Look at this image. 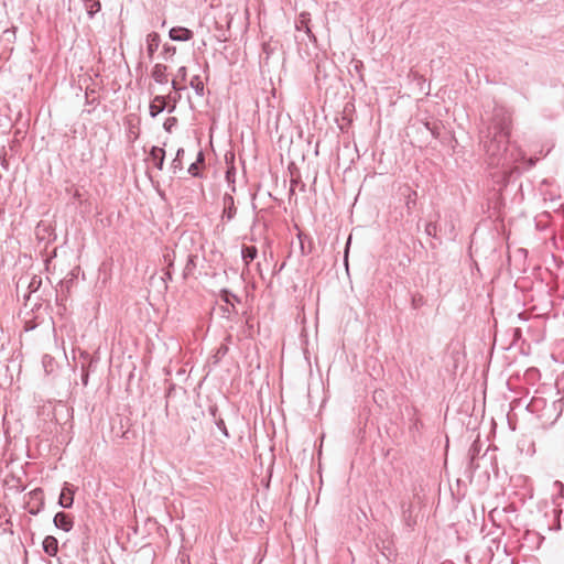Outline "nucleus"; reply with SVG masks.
<instances>
[{"mask_svg": "<svg viewBox=\"0 0 564 564\" xmlns=\"http://www.w3.org/2000/svg\"><path fill=\"white\" fill-rule=\"evenodd\" d=\"M165 52H169V53L175 54L176 48H175V47H165Z\"/></svg>", "mask_w": 564, "mask_h": 564, "instance_id": "nucleus-14", "label": "nucleus"}, {"mask_svg": "<svg viewBox=\"0 0 564 564\" xmlns=\"http://www.w3.org/2000/svg\"><path fill=\"white\" fill-rule=\"evenodd\" d=\"M184 154H185V151L183 149L177 150L176 158L173 161L174 172H176L177 170L178 171L183 170L182 160H183Z\"/></svg>", "mask_w": 564, "mask_h": 564, "instance_id": "nucleus-11", "label": "nucleus"}, {"mask_svg": "<svg viewBox=\"0 0 564 564\" xmlns=\"http://www.w3.org/2000/svg\"><path fill=\"white\" fill-rule=\"evenodd\" d=\"M169 35L173 41H189L193 37V32L183 26H174L170 30Z\"/></svg>", "mask_w": 564, "mask_h": 564, "instance_id": "nucleus-3", "label": "nucleus"}, {"mask_svg": "<svg viewBox=\"0 0 564 564\" xmlns=\"http://www.w3.org/2000/svg\"><path fill=\"white\" fill-rule=\"evenodd\" d=\"M74 495L75 490L68 484H65L62 488L58 503L64 508H70L74 502Z\"/></svg>", "mask_w": 564, "mask_h": 564, "instance_id": "nucleus-2", "label": "nucleus"}, {"mask_svg": "<svg viewBox=\"0 0 564 564\" xmlns=\"http://www.w3.org/2000/svg\"><path fill=\"white\" fill-rule=\"evenodd\" d=\"M563 214H564V204H563Z\"/></svg>", "mask_w": 564, "mask_h": 564, "instance_id": "nucleus-15", "label": "nucleus"}, {"mask_svg": "<svg viewBox=\"0 0 564 564\" xmlns=\"http://www.w3.org/2000/svg\"><path fill=\"white\" fill-rule=\"evenodd\" d=\"M175 98L172 99L170 96H156L150 104V115L155 117L164 109L172 111L175 108Z\"/></svg>", "mask_w": 564, "mask_h": 564, "instance_id": "nucleus-1", "label": "nucleus"}, {"mask_svg": "<svg viewBox=\"0 0 564 564\" xmlns=\"http://www.w3.org/2000/svg\"><path fill=\"white\" fill-rule=\"evenodd\" d=\"M160 35L156 32H151L147 35V53L150 58L153 57L154 53L160 46Z\"/></svg>", "mask_w": 564, "mask_h": 564, "instance_id": "nucleus-6", "label": "nucleus"}, {"mask_svg": "<svg viewBox=\"0 0 564 564\" xmlns=\"http://www.w3.org/2000/svg\"><path fill=\"white\" fill-rule=\"evenodd\" d=\"M187 78V69L185 66H182L178 68L177 73L175 74L174 78L172 79V87L174 90L178 91L184 89V83Z\"/></svg>", "mask_w": 564, "mask_h": 564, "instance_id": "nucleus-7", "label": "nucleus"}, {"mask_svg": "<svg viewBox=\"0 0 564 564\" xmlns=\"http://www.w3.org/2000/svg\"><path fill=\"white\" fill-rule=\"evenodd\" d=\"M204 156L202 152L197 153V159L195 162L191 163L187 171L191 175L197 176L199 173V166L203 164Z\"/></svg>", "mask_w": 564, "mask_h": 564, "instance_id": "nucleus-10", "label": "nucleus"}, {"mask_svg": "<svg viewBox=\"0 0 564 564\" xmlns=\"http://www.w3.org/2000/svg\"><path fill=\"white\" fill-rule=\"evenodd\" d=\"M54 524L68 532L73 528V519L65 512H57L54 517Z\"/></svg>", "mask_w": 564, "mask_h": 564, "instance_id": "nucleus-4", "label": "nucleus"}, {"mask_svg": "<svg viewBox=\"0 0 564 564\" xmlns=\"http://www.w3.org/2000/svg\"><path fill=\"white\" fill-rule=\"evenodd\" d=\"M152 78L160 84H164L167 82V66L161 63H158L153 66L151 72Z\"/></svg>", "mask_w": 564, "mask_h": 564, "instance_id": "nucleus-5", "label": "nucleus"}, {"mask_svg": "<svg viewBox=\"0 0 564 564\" xmlns=\"http://www.w3.org/2000/svg\"><path fill=\"white\" fill-rule=\"evenodd\" d=\"M43 549L47 555L55 556L58 551L57 540L52 535H47L43 541Z\"/></svg>", "mask_w": 564, "mask_h": 564, "instance_id": "nucleus-8", "label": "nucleus"}, {"mask_svg": "<svg viewBox=\"0 0 564 564\" xmlns=\"http://www.w3.org/2000/svg\"><path fill=\"white\" fill-rule=\"evenodd\" d=\"M242 259L248 265L251 261L257 258L258 250L254 246H243L241 250Z\"/></svg>", "mask_w": 564, "mask_h": 564, "instance_id": "nucleus-9", "label": "nucleus"}, {"mask_svg": "<svg viewBox=\"0 0 564 564\" xmlns=\"http://www.w3.org/2000/svg\"><path fill=\"white\" fill-rule=\"evenodd\" d=\"M151 155L154 159L159 160L158 166H159V169H161L162 164H163V159H164V150L160 149V148H153V150L151 151Z\"/></svg>", "mask_w": 564, "mask_h": 564, "instance_id": "nucleus-12", "label": "nucleus"}, {"mask_svg": "<svg viewBox=\"0 0 564 564\" xmlns=\"http://www.w3.org/2000/svg\"><path fill=\"white\" fill-rule=\"evenodd\" d=\"M223 299L227 304H230L231 306H234V302L237 301V297L232 294H229L227 291L224 292Z\"/></svg>", "mask_w": 564, "mask_h": 564, "instance_id": "nucleus-13", "label": "nucleus"}]
</instances>
